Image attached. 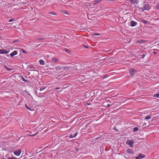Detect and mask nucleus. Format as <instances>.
Wrapping results in <instances>:
<instances>
[{"mask_svg": "<svg viewBox=\"0 0 159 159\" xmlns=\"http://www.w3.org/2000/svg\"><path fill=\"white\" fill-rule=\"evenodd\" d=\"M78 132H76L75 134L74 135V137H75L77 134H78Z\"/></svg>", "mask_w": 159, "mask_h": 159, "instance_id": "29", "label": "nucleus"}, {"mask_svg": "<svg viewBox=\"0 0 159 159\" xmlns=\"http://www.w3.org/2000/svg\"><path fill=\"white\" fill-rule=\"evenodd\" d=\"M151 118V115L147 116L145 117V120H148Z\"/></svg>", "mask_w": 159, "mask_h": 159, "instance_id": "17", "label": "nucleus"}, {"mask_svg": "<svg viewBox=\"0 0 159 159\" xmlns=\"http://www.w3.org/2000/svg\"><path fill=\"white\" fill-rule=\"evenodd\" d=\"M70 138H72L75 137H74V135H70Z\"/></svg>", "mask_w": 159, "mask_h": 159, "instance_id": "31", "label": "nucleus"}, {"mask_svg": "<svg viewBox=\"0 0 159 159\" xmlns=\"http://www.w3.org/2000/svg\"><path fill=\"white\" fill-rule=\"evenodd\" d=\"M60 89V88H58V87H57V88H55V89Z\"/></svg>", "mask_w": 159, "mask_h": 159, "instance_id": "35", "label": "nucleus"}, {"mask_svg": "<svg viewBox=\"0 0 159 159\" xmlns=\"http://www.w3.org/2000/svg\"><path fill=\"white\" fill-rule=\"evenodd\" d=\"M108 1H114V0H108Z\"/></svg>", "mask_w": 159, "mask_h": 159, "instance_id": "38", "label": "nucleus"}, {"mask_svg": "<svg viewBox=\"0 0 159 159\" xmlns=\"http://www.w3.org/2000/svg\"><path fill=\"white\" fill-rule=\"evenodd\" d=\"M153 97L158 98H159V93H157V94H154L153 95Z\"/></svg>", "mask_w": 159, "mask_h": 159, "instance_id": "21", "label": "nucleus"}, {"mask_svg": "<svg viewBox=\"0 0 159 159\" xmlns=\"http://www.w3.org/2000/svg\"><path fill=\"white\" fill-rule=\"evenodd\" d=\"M127 152L130 154H132L133 153V151L130 149H128L127 150Z\"/></svg>", "mask_w": 159, "mask_h": 159, "instance_id": "13", "label": "nucleus"}, {"mask_svg": "<svg viewBox=\"0 0 159 159\" xmlns=\"http://www.w3.org/2000/svg\"><path fill=\"white\" fill-rule=\"evenodd\" d=\"M146 56V54H142L141 55H140V56H141L140 58H143L144 57Z\"/></svg>", "mask_w": 159, "mask_h": 159, "instance_id": "18", "label": "nucleus"}, {"mask_svg": "<svg viewBox=\"0 0 159 159\" xmlns=\"http://www.w3.org/2000/svg\"><path fill=\"white\" fill-rule=\"evenodd\" d=\"M129 72L130 74L131 75L133 76L135 75L137 72V71L133 69H130L129 70Z\"/></svg>", "mask_w": 159, "mask_h": 159, "instance_id": "7", "label": "nucleus"}, {"mask_svg": "<svg viewBox=\"0 0 159 159\" xmlns=\"http://www.w3.org/2000/svg\"><path fill=\"white\" fill-rule=\"evenodd\" d=\"M109 100H107V101L106 102H103V104H105V103H106V102H109Z\"/></svg>", "mask_w": 159, "mask_h": 159, "instance_id": "30", "label": "nucleus"}, {"mask_svg": "<svg viewBox=\"0 0 159 159\" xmlns=\"http://www.w3.org/2000/svg\"><path fill=\"white\" fill-rule=\"evenodd\" d=\"M100 34H93V35H99Z\"/></svg>", "mask_w": 159, "mask_h": 159, "instance_id": "27", "label": "nucleus"}, {"mask_svg": "<svg viewBox=\"0 0 159 159\" xmlns=\"http://www.w3.org/2000/svg\"><path fill=\"white\" fill-rule=\"evenodd\" d=\"M139 130V128L138 127H134L133 129L134 132H136Z\"/></svg>", "mask_w": 159, "mask_h": 159, "instance_id": "20", "label": "nucleus"}, {"mask_svg": "<svg viewBox=\"0 0 159 159\" xmlns=\"http://www.w3.org/2000/svg\"><path fill=\"white\" fill-rule=\"evenodd\" d=\"M46 87L45 86H44L41 88H40V91H42L46 89Z\"/></svg>", "mask_w": 159, "mask_h": 159, "instance_id": "22", "label": "nucleus"}, {"mask_svg": "<svg viewBox=\"0 0 159 159\" xmlns=\"http://www.w3.org/2000/svg\"><path fill=\"white\" fill-rule=\"evenodd\" d=\"M62 11L63 12L64 14H68L67 11Z\"/></svg>", "mask_w": 159, "mask_h": 159, "instance_id": "25", "label": "nucleus"}, {"mask_svg": "<svg viewBox=\"0 0 159 159\" xmlns=\"http://www.w3.org/2000/svg\"><path fill=\"white\" fill-rule=\"evenodd\" d=\"M16 41H14V42H16Z\"/></svg>", "mask_w": 159, "mask_h": 159, "instance_id": "40", "label": "nucleus"}, {"mask_svg": "<svg viewBox=\"0 0 159 159\" xmlns=\"http://www.w3.org/2000/svg\"><path fill=\"white\" fill-rule=\"evenodd\" d=\"M84 46L86 48H88V47L85 46V45H84Z\"/></svg>", "mask_w": 159, "mask_h": 159, "instance_id": "36", "label": "nucleus"}, {"mask_svg": "<svg viewBox=\"0 0 159 159\" xmlns=\"http://www.w3.org/2000/svg\"><path fill=\"white\" fill-rule=\"evenodd\" d=\"M110 105H111L110 104H108L107 105V106L108 107H110Z\"/></svg>", "mask_w": 159, "mask_h": 159, "instance_id": "34", "label": "nucleus"}, {"mask_svg": "<svg viewBox=\"0 0 159 159\" xmlns=\"http://www.w3.org/2000/svg\"><path fill=\"white\" fill-rule=\"evenodd\" d=\"M146 123H144L143 125V126H146Z\"/></svg>", "mask_w": 159, "mask_h": 159, "instance_id": "33", "label": "nucleus"}, {"mask_svg": "<svg viewBox=\"0 0 159 159\" xmlns=\"http://www.w3.org/2000/svg\"><path fill=\"white\" fill-rule=\"evenodd\" d=\"M129 1L132 5H134L135 6V4H137L138 3V0H129Z\"/></svg>", "mask_w": 159, "mask_h": 159, "instance_id": "6", "label": "nucleus"}, {"mask_svg": "<svg viewBox=\"0 0 159 159\" xmlns=\"http://www.w3.org/2000/svg\"><path fill=\"white\" fill-rule=\"evenodd\" d=\"M22 80L25 81V82H27L28 81L26 80H25L24 78L23 77H22Z\"/></svg>", "mask_w": 159, "mask_h": 159, "instance_id": "26", "label": "nucleus"}, {"mask_svg": "<svg viewBox=\"0 0 159 159\" xmlns=\"http://www.w3.org/2000/svg\"><path fill=\"white\" fill-rule=\"evenodd\" d=\"M7 69V70L8 71H11L12 70L10 68L7 67V66L5 65L4 66Z\"/></svg>", "mask_w": 159, "mask_h": 159, "instance_id": "23", "label": "nucleus"}, {"mask_svg": "<svg viewBox=\"0 0 159 159\" xmlns=\"http://www.w3.org/2000/svg\"><path fill=\"white\" fill-rule=\"evenodd\" d=\"M153 53L154 54H156V53L155 52H153Z\"/></svg>", "mask_w": 159, "mask_h": 159, "instance_id": "37", "label": "nucleus"}, {"mask_svg": "<svg viewBox=\"0 0 159 159\" xmlns=\"http://www.w3.org/2000/svg\"><path fill=\"white\" fill-rule=\"evenodd\" d=\"M21 149H19L17 150H16L14 152V154L16 156H18L21 154Z\"/></svg>", "mask_w": 159, "mask_h": 159, "instance_id": "5", "label": "nucleus"}, {"mask_svg": "<svg viewBox=\"0 0 159 159\" xmlns=\"http://www.w3.org/2000/svg\"><path fill=\"white\" fill-rule=\"evenodd\" d=\"M69 67L67 66H62L61 65H59L55 67L54 69V70L55 72L61 73L63 71H67Z\"/></svg>", "mask_w": 159, "mask_h": 159, "instance_id": "1", "label": "nucleus"}, {"mask_svg": "<svg viewBox=\"0 0 159 159\" xmlns=\"http://www.w3.org/2000/svg\"><path fill=\"white\" fill-rule=\"evenodd\" d=\"M66 52H67V51H68L69 50H68V49H66Z\"/></svg>", "mask_w": 159, "mask_h": 159, "instance_id": "39", "label": "nucleus"}, {"mask_svg": "<svg viewBox=\"0 0 159 159\" xmlns=\"http://www.w3.org/2000/svg\"><path fill=\"white\" fill-rule=\"evenodd\" d=\"M9 52L7 50L5 49H0V54H7Z\"/></svg>", "mask_w": 159, "mask_h": 159, "instance_id": "9", "label": "nucleus"}, {"mask_svg": "<svg viewBox=\"0 0 159 159\" xmlns=\"http://www.w3.org/2000/svg\"><path fill=\"white\" fill-rule=\"evenodd\" d=\"M143 5V7L140 8V9H142V11H144L145 10H148L150 9V7L148 4L147 3H144Z\"/></svg>", "mask_w": 159, "mask_h": 159, "instance_id": "3", "label": "nucleus"}, {"mask_svg": "<svg viewBox=\"0 0 159 159\" xmlns=\"http://www.w3.org/2000/svg\"><path fill=\"white\" fill-rule=\"evenodd\" d=\"M49 13L50 14L54 15H57V13L55 12H49Z\"/></svg>", "mask_w": 159, "mask_h": 159, "instance_id": "16", "label": "nucleus"}, {"mask_svg": "<svg viewBox=\"0 0 159 159\" xmlns=\"http://www.w3.org/2000/svg\"><path fill=\"white\" fill-rule=\"evenodd\" d=\"M22 52L24 53H26V51L24 50H23V51H22Z\"/></svg>", "mask_w": 159, "mask_h": 159, "instance_id": "32", "label": "nucleus"}, {"mask_svg": "<svg viewBox=\"0 0 159 159\" xmlns=\"http://www.w3.org/2000/svg\"><path fill=\"white\" fill-rule=\"evenodd\" d=\"M25 107L28 110L30 111H32V110L31 109V108L28 106L27 104H25Z\"/></svg>", "mask_w": 159, "mask_h": 159, "instance_id": "15", "label": "nucleus"}, {"mask_svg": "<svg viewBox=\"0 0 159 159\" xmlns=\"http://www.w3.org/2000/svg\"><path fill=\"white\" fill-rule=\"evenodd\" d=\"M141 21L142 22L146 25H148L149 24V22L145 20H141Z\"/></svg>", "mask_w": 159, "mask_h": 159, "instance_id": "12", "label": "nucleus"}, {"mask_svg": "<svg viewBox=\"0 0 159 159\" xmlns=\"http://www.w3.org/2000/svg\"><path fill=\"white\" fill-rule=\"evenodd\" d=\"M8 159H17V158L15 157H9Z\"/></svg>", "mask_w": 159, "mask_h": 159, "instance_id": "24", "label": "nucleus"}, {"mask_svg": "<svg viewBox=\"0 0 159 159\" xmlns=\"http://www.w3.org/2000/svg\"><path fill=\"white\" fill-rule=\"evenodd\" d=\"M134 143V141L133 140H129L126 142V144L131 147H134V145H133Z\"/></svg>", "mask_w": 159, "mask_h": 159, "instance_id": "4", "label": "nucleus"}, {"mask_svg": "<svg viewBox=\"0 0 159 159\" xmlns=\"http://www.w3.org/2000/svg\"><path fill=\"white\" fill-rule=\"evenodd\" d=\"M39 63L40 64L42 65H44L45 63L44 61L42 60H39Z\"/></svg>", "mask_w": 159, "mask_h": 159, "instance_id": "14", "label": "nucleus"}, {"mask_svg": "<svg viewBox=\"0 0 159 159\" xmlns=\"http://www.w3.org/2000/svg\"><path fill=\"white\" fill-rule=\"evenodd\" d=\"M52 61L53 62H56L58 61V60L56 58H53L52 59Z\"/></svg>", "mask_w": 159, "mask_h": 159, "instance_id": "19", "label": "nucleus"}, {"mask_svg": "<svg viewBox=\"0 0 159 159\" xmlns=\"http://www.w3.org/2000/svg\"><path fill=\"white\" fill-rule=\"evenodd\" d=\"M14 19H11V20H10L9 21V22H11L13 21H14Z\"/></svg>", "mask_w": 159, "mask_h": 159, "instance_id": "28", "label": "nucleus"}, {"mask_svg": "<svg viewBox=\"0 0 159 159\" xmlns=\"http://www.w3.org/2000/svg\"><path fill=\"white\" fill-rule=\"evenodd\" d=\"M145 156L143 154H139L138 156L136 157L135 159H141L145 157Z\"/></svg>", "mask_w": 159, "mask_h": 159, "instance_id": "8", "label": "nucleus"}, {"mask_svg": "<svg viewBox=\"0 0 159 159\" xmlns=\"http://www.w3.org/2000/svg\"><path fill=\"white\" fill-rule=\"evenodd\" d=\"M137 22L134 21V20H132L131 21V26L132 27L136 25Z\"/></svg>", "mask_w": 159, "mask_h": 159, "instance_id": "11", "label": "nucleus"}, {"mask_svg": "<svg viewBox=\"0 0 159 159\" xmlns=\"http://www.w3.org/2000/svg\"><path fill=\"white\" fill-rule=\"evenodd\" d=\"M37 134V133H36L34 134L31 135L30 134H27L25 136H22L20 137V139L21 140L24 141L25 140L27 139H26V138L27 137L29 136H35L36 134Z\"/></svg>", "mask_w": 159, "mask_h": 159, "instance_id": "2", "label": "nucleus"}, {"mask_svg": "<svg viewBox=\"0 0 159 159\" xmlns=\"http://www.w3.org/2000/svg\"><path fill=\"white\" fill-rule=\"evenodd\" d=\"M17 53L18 52L16 51H14L10 54V55L11 57H13L14 56L17 54Z\"/></svg>", "mask_w": 159, "mask_h": 159, "instance_id": "10", "label": "nucleus"}]
</instances>
